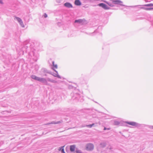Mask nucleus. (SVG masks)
<instances>
[{"label":"nucleus","mask_w":153,"mask_h":153,"mask_svg":"<svg viewBox=\"0 0 153 153\" xmlns=\"http://www.w3.org/2000/svg\"><path fill=\"white\" fill-rule=\"evenodd\" d=\"M11 58L10 55H7L6 53H3L2 55H0V59L3 61L4 63L9 64L10 63V60Z\"/></svg>","instance_id":"obj_1"},{"label":"nucleus","mask_w":153,"mask_h":153,"mask_svg":"<svg viewBox=\"0 0 153 153\" xmlns=\"http://www.w3.org/2000/svg\"><path fill=\"white\" fill-rule=\"evenodd\" d=\"M71 95L72 96V98L73 100H75L80 102H82L84 100L83 97L80 96L79 94L73 93L71 94Z\"/></svg>","instance_id":"obj_2"},{"label":"nucleus","mask_w":153,"mask_h":153,"mask_svg":"<svg viewBox=\"0 0 153 153\" xmlns=\"http://www.w3.org/2000/svg\"><path fill=\"white\" fill-rule=\"evenodd\" d=\"M24 46L22 48V52L20 53L23 54L25 52L28 53V50L30 49V44L29 43H27V42H25L24 43Z\"/></svg>","instance_id":"obj_3"},{"label":"nucleus","mask_w":153,"mask_h":153,"mask_svg":"<svg viewBox=\"0 0 153 153\" xmlns=\"http://www.w3.org/2000/svg\"><path fill=\"white\" fill-rule=\"evenodd\" d=\"M31 77L32 79L40 82L43 84V83L46 82V81L45 78L38 77L33 75L31 76Z\"/></svg>","instance_id":"obj_4"},{"label":"nucleus","mask_w":153,"mask_h":153,"mask_svg":"<svg viewBox=\"0 0 153 153\" xmlns=\"http://www.w3.org/2000/svg\"><path fill=\"white\" fill-rule=\"evenodd\" d=\"M125 123L129 125L133 126H134L135 127H137V128H140V127H143V124H140L133 121H126L125 122Z\"/></svg>","instance_id":"obj_5"},{"label":"nucleus","mask_w":153,"mask_h":153,"mask_svg":"<svg viewBox=\"0 0 153 153\" xmlns=\"http://www.w3.org/2000/svg\"><path fill=\"white\" fill-rule=\"evenodd\" d=\"M45 79L46 80V82L43 83V84L46 85L51 86L50 84L48 82H51L53 83H57V81H56L53 79H51L49 78H45Z\"/></svg>","instance_id":"obj_6"},{"label":"nucleus","mask_w":153,"mask_h":153,"mask_svg":"<svg viewBox=\"0 0 153 153\" xmlns=\"http://www.w3.org/2000/svg\"><path fill=\"white\" fill-rule=\"evenodd\" d=\"M111 1L113 4H116L120 5L121 6H123L126 7V6L123 4V2L120 0H111Z\"/></svg>","instance_id":"obj_7"},{"label":"nucleus","mask_w":153,"mask_h":153,"mask_svg":"<svg viewBox=\"0 0 153 153\" xmlns=\"http://www.w3.org/2000/svg\"><path fill=\"white\" fill-rule=\"evenodd\" d=\"M94 148V145L91 143H89L87 144L86 149L88 151H92Z\"/></svg>","instance_id":"obj_8"},{"label":"nucleus","mask_w":153,"mask_h":153,"mask_svg":"<svg viewBox=\"0 0 153 153\" xmlns=\"http://www.w3.org/2000/svg\"><path fill=\"white\" fill-rule=\"evenodd\" d=\"M97 6L102 7L105 10H109L111 9L110 7L103 3H100L97 5Z\"/></svg>","instance_id":"obj_9"},{"label":"nucleus","mask_w":153,"mask_h":153,"mask_svg":"<svg viewBox=\"0 0 153 153\" xmlns=\"http://www.w3.org/2000/svg\"><path fill=\"white\" fill-rule=\"evenodd\" d=\"M14 19H16L18 22H19V23L20 25L21 26L23 27H24V25L22 21V20L19 18L18 17L16 16H15L14 17Z\"/></svg>","instance_id":"obj_10"},{"label":"nucleus","mask_w":153,"mask_h":153,"mask_svg":"<svg viewBox=\"0 0 153 153\" xmlns=\"http://www.w3.org/2000/svg\"><path fill=\"white\" fill-rule=\"evenodd\" d=\"M54 71H55V73H53L52 74V75L55 77H57L59 79H61V77L58 74L57 71L55 70H54Z\"/></svg>","instance_id":"obj_11"},{"label":"nucleus","mask_w":153,"mask_h":153,"mask_svg":"<svg viewBox=\"0 0 153 153\" xmlns=\"http://www.w3.org/2000/svg\"><path fill=\"white\" fill-rule=\"evenodd\" d=\"M64 6L66 7L70 8L73 7L71 4L69 2H66L64 4Z\"/></svg>","instance_id":"obj_12"},{"label":"nucleus","mask_w":153,"mask_h":153,"mask_svg":"<svg viewBox=\"0 0 153 153\" xmlns=\"http://www.w3.org/2000/svg\"><path fill=\"white\" fill-rule=\"evenodd\" d=\"M74 4L77 6H80L81 4V3L79 0H75L74 1Z\"/></svg>","instance_id":"obj_13"},{"label":"nucleus","mask_w":153,"mask_h":153,"mask_svg":"<svg viewBox=\"0 0 153 153\" xmlns=\"http://www.w3.org/2000/svg\"><path fill=\"white\" fill-rule=\"evenodd\" d=\"M75 148V146L74 145L71 146H70V150L71 152H74Z\"/></svg>","instance_id":"obj_14"},{"label":"nucleus","mask_w":153,"mask_h":153,"mask_svg":"<svg viewBox=\"0 0 153 153\" xmlns=\"http://www.w3.org/2000/svg\"><path fill=\"white\" fill-rule=\"evenodd\" d=\"M141 8L146 10H153V7H142Z\"/></svg>","instance_id":"obj_15"},{"label":"nucleus","mask_w":153,"mask_h":153,"mask_svg":"<svg viewBox=\"0 0 153 153\" xmlns=\"http://www.w3.org/2000/svg\"><path fill=\"white\" fill-rule=\"evenodd\" d=\"M82 20L81 19L78 20H76L74 21L75 23H78L79 24H81L82 22Z\"/></svg>","instance_id":"obj_16"},{"label":"nucleus","mask_w":153,"mask_h":153,"mask_svg":"<svg viewBox=\"0 0 153 153\" xmlns=\"http://www.w3.org/2000/svg\"><path fill=\"white\" fill-rule=\"evenodd\" d=\"M106 145V144L105 142L101 143L100 144V147L102 148L105 147Z\"/></svg>","instance_id":"obj_17"},{"label":"nucleus","mask_w":153,"mask_h":153,"mask_svg":"<svg viewBox=\"0 0 153 153\" xmlns=\"http://www.w3.org/2000/svg\"><path fill=\"white\" fill-rule=\"evenodd\" d=\"M29 53H33V56H34L35 57H36V58H33V59H35L36 61L37 60V57L38 55L37 54H36V53L35 52H30Z\"/></svg>","instance_id":"obj_18"},{"label":"nucleus","mask_w":153,"mask_h":153,"mask_svg":"<svg viewBox=\"0 0 153 153\" xmlns=\"http://www.w3.org/2000/svg\"><path fill=\"white\" fill-rule=\"evenodd\" d=\"M120 123V122L116 120H114V125L116 126H117L119 125Z\"/></svg>","instance_id":"obj_19"},{"label":"nucleus","mask_w":153,"mask_h":153,"mask_svg":"<svg viewBox=\"0 0 153 153\" xmlns=\"http://www.w3.org/2000/svg\"><path fill=\"white\" fill-rule=\"evenodd\" d=\"M103 1L105 2V1ZM105 2L107 4H108L109 6H110L111 7H114V5L113 4H113V3H111L110 2Z\"/></svg>","instance_id":"obj_20"},{"label":"nucleus","mask_w":153,"mask_h":153,"mask_svg":"<svg viewBox=\"0 0 153 153\" xmlns=\"http://www.w3.org/2000/svg\"><path fill=\"white\" fill-rule=\"evenodd\" d=\"M143 6L146 7H152L153 6V4L150 3L149 4H146L143 5Z\"/></svg>","instance_id":"obj_21"},{"label":"nucleus","mask_w":153,"mask_h":153,"mask_svg":"<svg viewBox=\"0 0 153 153\" xmlns=\"http://www.w3.org/2000/svg\"><path fill=\"white\" fill-rule=\"evenodd\" d=\"M52 63L53 66L55 68L57 69V65L56 64H54V61L52 62Z\"/></svg>","instance_id":"obj_22"},{"label":"nucleus","mask_w":153,"mask_h":153,"mask_svg":"<svg viewBox=\"0 0 153 153\" xmlns=\"http://www.w3.org/2000/svg\"><path fill=\"white\" fill-rule=\"evenodd\" d=\"M59 123H60L59 121L57 122L56 123L53 121V122H51L50 123H48V124H58Z\"/></svg>","instance_id":"obj_23"},{"label":"nucleus","mask_w":153,"mask_h":153,"mask_svg":"<svg viewBox=\"0 0 153 153\" xmlns=\"http://www.w3.org/2000/svg\"><path fill=\"white\" fill-rule=\"evenodd\" d=\"M94 125V123H93L92 124L86 125V126L89 128H91Z\"/></svg>","instance_id":"obj_24"},{"label":"nucleus","mask_w":153,"mask_h":153,"mask_svg":"<svg viewBox=\"0 0 153 153\" xmlns=\"http://www.w3.org/2000/svg\"><path fill=\"white\" fill-rule=\"evenodd\" d=\"M60 150H61V152L62 153H65V152L64 150V149L63 148H62V147L61 148H60Z\"/></svg>","instance_id":"obj_25"},{"label":"nucleus","mask_w":153,"mask_h":153,"mask_svg":"<svg viewBox=\"0 0 153 153\" xmlns=\"http://www.w3.org/2000/svg\"><path fill=\"white\" fill-rule=\"evenodd\" d=\"M76 152L77 153H82L80 150L78 149L76 150Z\"/></svg>","instance_id":"obj_26"},{"label":"nucleus","mask_w":153,"mask_h":153,"mask_svg":"<svg viewBox=\"0 0 153 153\" xmlns=\"http://www.w3.org/2000/svg\"><path fill=\"white\" fill-rule=\"evenodd\" d=\"M150 21L151 22L152 25L153 26V17H151Z\"/></svg>","instance_id":"obj_27"},{"label":"nucleus","mask_w":153,"mask_h":153,"mask_svg":"<svg viewBox=\"0 0 153 153\" xmlns=\"http://www.w3.org/2000/svg\"><path fill=\"white\" fill-rule=\"evenodd\" d=\"M43 16L45 18H47L48 16L47 15L46 13H45Z\"/></svg>","instance_id":"obj_28"},{"label":"nucleus","mask_w":153,"mask_h":153,"mask_svg":"<svg viewBox=\"0 0 153 153\" xmlns=\"http://www.w3.org/2000/svg\"><path fill=\"white\" fill-rule=\"evenodd\" d=\"M109 129H110L109 128H106L105 127H104V130H109Z\"/></svg>","instance_id":"obj_29"},{"label":"nucleus","mask_w":153,"mask_h":153,"mask_svg":"<svg viewBox=\"0 0 153 153\" xmlns=\"http://www.w3.org/2000/svg\"><path fill=\"white\" fill-rule=\"evenodd\" d=\"M149 128L151 129H153V126H150L149 127Z\"/></svg>","instance_id":"obj_30"},{"label":"nucleus","mask_w":153,"mask_h":153,"mask_svg":"<svg viewBox=\"0 0 153 153\" xmlns=\"http://www.w3.org/2000/svg\"><path fill=\"white\" fill-rule=\"evenodd\" d=\"M3 3L2 2V1L1 0H0V4H3Z\"/></svg>","instance_id":"obj_31"},{"label":"nucleus","mask_w":153,"mask_h":153,"mask_svg":"<svg viewBox=\"0 0 153 153\" xmlns=\"http://www.w3.org/2000/svg\"><path fill=\"white\" fill-rule=\"evenodd\" d=\"M145 2H148L147 0H144Z\"/></svg>","instance_id":"obj_32"},{"label":"nucleus","mask_w":153,"mask_h":153,"mask_svg":"<svg viewBox=\"0 0 153 153\" xmlns=\"http://www.w3.org/2000/svg\"><path fill=\"white\" fill-rule=\"evenodd\" d=\"M95 102L98 103L97 102Z\"/></svg>","instance_id":"obj_33"},{"label":"nucleus","mask_w":153,"mask_h":153,"mask_svg":"<svg viewBox=\"0 0 153 153\" xmlns=\"http://www.w3.org/2000/svg\"><path fill=\"white\" fill-rule=\"evenodd\" d=\"M57 0V1L58 0Z\"/></svg>","instance_id":"obj_34"}]
</instances>
